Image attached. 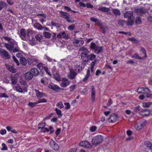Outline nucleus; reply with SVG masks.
Here are the masks:
<instances>
[{
  "label": "nucleus",
  "mask_w": 152,
  "mask_h": 152,
  "mask_svg": "<svg viewBox=\"0 0 152 152\" xmlns=\"http://www.w3.org/2000/svg\"><path fill=\"white\" fill-rule=\"evenodd\" d=\"M113 12L115 15L116 16L119 15L121 14V12L119 10L116 9H113L112 10Z\"/></svg>",
  "instance_id": "obj_37"
},
{
  "label": "nucleus",
  "mask_w": 152,
  "mask_h": 152,
  "mask_svg": "<svg viewBox=\"0 0 152 152\" xmlns=\"http://www.w3.org/2000/svg\"><path fill=\"white\" fill-rule=\"evenodd\" d=\"M139 113L142 116H146L150 114V112L148 110H144L140 111L139 112Z\"/></svg>",
  "instance_id": "obj_24"
},
{
  "label": "nucleus",
  "mask_w": 152,
  "mask_h": 152,
  "mask_svg": "<svg viewBox=\"0 0 152 152\" xmlns=\"http://www.w3.org/2000/svg\"><path fill=\"white\" fill-rule=\"evenodd\" d=\"M7 4L4 2L0 1V10H1L4 7H7Z\"/></svg>",
  "instance_id": "obj_40"
},
{
  "label": "nucleus",
  "mask_w": 152,
  "mask_h": 152,
  "mask_svg": "<svg viewBox=\"0 0 152 152\" xmlns=\"http://www.w3.org/2000/svg\"><path fill=\"white\" fill-rule=\"evenodd\" d=\"M55 110L56 111V114L59 116V117L62 116V115L61 110L57 108H56Z\"/></svg>",
  "instance_id": "obj_47"
},
{
  "label": "nucleus",
  "mask_w": 152,
  "mask_h": 152,
  "mask_svg": "<svg viewBox=\"0 0 152 152\" xmlns=\"http://www.w3.org/2000/svg\"><path fill=\"white\" fill-rule=\"evenodd\" d=\"M50 145L51 148L55 151H57L59 148V145L52 139L50 140Z\"/></svg>",
  "instance_id": "obj_9"
},
{
  "label": "nucleus",
  "mask_w": 152,
  "mask_h": 152,
  "mask_svg": "<svg viewBox=\"0 0 152 152\" xmlns=\"http://www.w3.org/2000/svg\"><path fill=\"white\" fill-rule=\"evenodd\" d=\"M12 59H13V61H15V62L16 64L17 65H19V63L15 56H13Z\"/></svg>",
  "instance_id": "obj_61"
},
{
  "label": "nucleus",
  "mask_w": 152,
  "mask_h": 152,
  "mask_svg": "<svg viewBox=\"0 0 152 152\" xmlns=\"http://www.w3.org/2000/svg\"><path fill=\"white\" fill-rule=\"evenodd\" d=\"M84 43V41L83 40L76 39H74L73 42V44L76 47H79L82 46Z\"/></svg>",
  "instance_id": "obj_10"
},
{
  "label": "nucleus",
  "mask_w": 152,
  "mask_h": 152,
  "mask_svg": "<svg viewBox=\"0 0 152 152\" xmlns=\"http://www.w3.org/2000/svg\"><path fill=\"white\" fill-rule=\"evenodd\" d=\"M14 41H10L8 43H5L4 44V46L10 52L12 51V49L13 48L15 44L16 43Z\"/></svg>",
  "instance_id": "obj_8"
},
{
  "label": "nucleus",
  "mask_w": 152,
  "mask_h": 152,
  "mask_svg": "<svg viewBox=\"0 0 152 152\" xmlns=\"http://www.w3.org/2000/svg\"><path fill=\"white\" fill-rule=\"evenodd\" d=\"M35 91L36 95L37 98H40L44 96V94L43 92H41L37 89H35Z\"/></svg>",
  "instance_id": "obj_28"
},
{
  "label": "nucleus",
  "mask_w": 152,
  "mask_h": 152,
  "mask_svg": "<svg viewBox=\"0 0 152 152\" xmlns=\"http://www.w3.org/2000/svg\"><path fill=\"white\" fill-rule=\"evenodd\" d=\"M75 85L73 84L70 87V91L71 92L73 91L75 89Z\"/></svg>",
  "instance_id": "obj_63"
},
{
  "label": "nucleus",
  "mask_w": 152,
  "mask_h": 152,
  "mask_svg": "<svg viewBox=\"0 0 152 152\" xmlns=\"http://www.w3.org/2000/svg\"><path fill=\"white\" fill-rule=\"evenodd\" d=\"M34 27L39 30L44 29L43 27L38 23H35L34 25Z\"/></svg>",
  "instance_id": "obj_29"
},
{
  "label": "nucleus",
  "mask_w": 152,
  "mask_h": 152,
  "mask_svg": "<svg viewBox=\"0 0 152 152\" xmlns=\"http://www.w3.org/2000/svg\"><path fill=\"white\" fill-rule=\"evenodd\" d=\"M57 37L58 39L64 38L65 39H67L68 38V37L66 35V34L64 31L59 33L57 35Z\"/></svg>",
  "instance_id": "obj_20"
},
{
  "label": "nucleus",
  "mask_w": 152,
  "mask_h": 152,
  "mask_svg": "<svg viewBox=\"0 0 152 152\" xmlns=\"http://www.w3.org/2000/svg\"><path fill=\"white\" fill-rule=\"evenodd\" d=\"M118 22L119 25L121 26H123L126 23L125 21L121 20H118Z\"/></svg>",
  "instance_id": "obj_54"
},
{
  "label": "nucleus",
  "mask_w": 152,
  "mask_h": 152,
  "mask_svg": "<svg viewBox=\"0 0 152 152\" xmlns=\"http://www.w3.org/2000/svg\"><path fill=\"white\" fill-rule=\"evenodd\" d=\"M9 96L5 93H0V97H4L8 98Z\"/></svg>",
  "instance_id": "obj_57"
},
{
  "label": "nucleus",
  "mask_w": 152,
  "mask_h": 152,
  "mask_svg": "<svg viewBox=\"0 0 152 152\" xmlns=\"http://www.w3.org/2000/svg\"><path fill=\"white\" fill-rule=\"evenodd\" d=\"M2 147L1 149L2 151L7 150V147L6 145L4 143H3L2 144Z\"/></svg>",
  "instance_id": "obj_52"
},
{
  "label": "nucleus",
  "mask_w": 152,
  "mask_h": 152,
  "mask_svg": "<svg viewBox=\"0 0 152 152\" xmlns=\"http://www.w3.org/2000/svg\"><path fill=\"white\" fill-rule=\"evenodd\" d=\"M97 46L95 43L93 42H91L90 46L91 49L95 50Z\"/></svg>",
  "instance_id": "obj_46"
},
{
  "label": "nucleus",
  "mask_w": 152,
  "mask_h": 152,
  "mask_svg": "<svg viewBox=\"0 0 152 152\" xmlns=\"http://www.w3.org/2000/svg\"><path fill=\"white\" fill-rule=\"evenodd\" d=\"M20 62L23 65L25 66L27 62L28 63V60H26L25 58L23 57L20 59Z\"/></svg>",
  "instance_id": "obj_34"
},
{
  "label": "nucleus",
  "mask_w": 152,
  "mask_h": 152,
  "mask_svg": "<svg viewBox=\"0 0 152 152\" xmlns=\"http://www.w3.org/2000/svg\"><path fill=\"white\" fill-rule=\"evenodd\" d=\"M118 117V115L115 113L112 114L108 119L110 123H114L116 121Z\"/></svg>",
  "instance_id": "obj_15"
},
{
  "label": "nucleus",
  "mask_w": 152,
  "mask_h": 152,
  "mask_svg": "<svg viewBox=\"0 0 152 152\" xmlns=\"http://www.w3.org/2000/svg\"><path fill=\"white\" fill-rule=\"evenodd\" d=\"M26 32H27V35L28 38L29 39L30 41H33L35 40V39L34 38H32L31 39H30V36H32L33 35L35 34V31L31 30V29H29L26 30Z\"/></svg>",
  "instance_id": "obj_12"
},
{
  "label": "nucleus",
  "mask_w": 152,
  "mask_h": 152,
  "mask_svg": "<svg viewBox=\"0 0 152 152\" xmlns=\"http://www.w3.org/2000/svg\"><path fill=\"white\" fill-rule=\"evenodd\" d=\"M24 76L25 79L28 81L31 80L33 77V75L30 71L24 74Z\"/></svg>",
  "instance_id": "obj_18"
},
{
  "label": "nucleus",
  "mask_w": 152,
  "mask_h": 152,
  "mask_svg": "<svg viewBox=\"0 0 152 152\" xmlns=\"http://www.w3.org/2000/svg\"><path fill=\"white\" fill-rule=\"evenodd\" d=\"M20 83L23 85L25 86L26 85V81L21 79L19 80Z\"/></svg>",
  "instance_id": "obj_60"
},
{
  "label": "nucleus",
  "mask_w": 152,
  "mask_h": 152,
  "mask_svg": "<svg viewBox=\"0 0 152 152\" xmlns=\"http://www.w3.org/2000/svg\"><path fill=\"white\" fill-rule=\"evenodd\" d=\"M91 101L92 102H94L95 101V90L93 86H91Z\"/></svg>",
  "instance_id": "obj_16"
},
{
  "label": "nucleus",
  "mask_w": 152,
  "mask_h": 152,
  "mask_svg": "<svg viewBox=\"0 0 152 152\" xmlns=\"http://www.w3.org/2000/svg\"><path fill=\"white\" fill-rule=\"evenodd\" d=\"M79 145L80 146L87 148H89L91 147V144L87 141L81 142L79 143Z\"/></svg>",
  "instance_id": "obj_14"
},
{
  "label": "nucleus",
  "mask_w": 152,
  "mask_h": 152,
  "mask_svg": "<svg viewBox=\"0 0 152 152\" xmlns=\"http://www.w3.org/2000/svg\"><path fill=\"white\" fill-rule=\"evenodd\" d=\"M43 34L44 37L45 38L48 39L50 38L51 36V34L50 33L47 32H43Z\"/></svg>",
  "instance_id": "obj_45"
},
{
  "label": "nucleus",
  "mask_w": 152,
  "mask_h": 152,
  "mask_svg": "<svg viewBox=\"0 0 152 152\" xmlns=\"http://www.w3.org/2000/svg\"><path fill=\"white\" fill-rule=\"evenodd\" d=\"M96 58V56L93 54H91L90 55H88V61L90 60L93 61L96 60L95 58Z\"/></svg>",
  "instance_id": "obj_39"
},
{
  "label": "nucleus",
  "mask_w": 152,
  "mask_h": 152,
  "mask_svg": "<svg viewBox=\"0 0 152 152\" xmlns=\"http://www.w3.org/2000/svg\"><path fill=\"white\" fill-rule=\"evenodd\" d=\"M54 78L58 81L61 80V79L59 73L58 72H56L53 74Z\"/></svg>",
  "instance_id": "obj_30"
},
{
  "label": "nucleus",
  "mask_w": 152,
  "mask_h": 152,
  "mask_svg": "<svg viewBox=\"0 0 152 152\" xmlns=\"http://www.w3.org/2000/svg\"><path fill=\"white\" fill-rule=\"evenodd\" d=\"M59 12L60 17L65 19L67 22L69 23L74 22V20L70 16V15L68 13L62 11H59Z\"/></svg>",
  "instance_id": "obj_1"
},
{
  "label": "nucleus",
  "mask_w": 152,
  "mask_h": 152,
  "mask_svg": "<svg viewBox=\"0 0 152 152\" xmlns=\"http://www.w3.org/2000/svg\"><path fill=\"white\" fill-rule=\"evenodd\" d=\"M146 121L145 120H142L136 124L135 127L137 130H140L142 129L146 125Z\"/></svg>",
  "instance_id": "obj_5"
},
{
  "label": "nucleus",
  "mask_w": 152,
  "mask_h": 152,
  "mask_svg": "<svg viewBox=\"0 0 152 152\" xmlns=\"http://www.w3.org/2000/svg\"><path fill=\"white\" fill-rule=\"evenodd\" d=\"M33 76H36L39 74V70L36 68H32L30 71Z\"/></svg>",
  "instance_id": "obj_22"
},
{
  "label": "nucleus",
  "mask_w": 152,
  "mask_h": 152,
  "mask_svg": "<svg viewBox=\"0 0 152 152\" xmlns=\"http://www.w3.org/2000/svg\"><path fill=\"white\" fill-rule=\"evenodd\" d=\"M35 38L37 40L40 41L42 39V36L41 35L38 34L35 36Z\"/></svg>",
  "instance_id": "obj_53"
},
{
  "label": "nucleus",
  "mask_w": 152,
  "mask_h": 152,
  "mask_svg": "<svg viewBox=\"0 0 152 152\" xmlns=\"http://www.w3.org/2000/svg\"><path fill=\"white\" fill-rule=\"evenodd\" d=\"M65 105H66V106L65 107V109H68L70 108V105L69 103H64Z\"/></svg>",
  "instance_id": "obj_64"
},
{
  "label": "nucleus",
  "mask_w": 152,
  "mask_h": 152,
  "mask_svg": "<svg viewBox=\"0 0 152 152\" xmlns=\"http://www.w3.org/2000/svg\"><path fill=\"white\" fill-rule=\"evenodd\" d=\"M136 11L138 14H143L145 12V11L143 8L137 9L136 10Z\"/></svg>",
  "instance_id": "obj_36"
},
{
  "label": "nucleus",
  "mask_w": 152,
  "mask_h": 152,
  "mask_svg": "<svg viewBox=\"0 0 152 152\" xmlns=\"http://www.w3.org/2000/svg\"><path fill=\"white\" fill-rule=\"evenodd\" d=\"M134 22L133 18H128V20L126 23V24L127 26H130L133 25Z\"/></svg>",
  "instance_id": "obj_31"
},
{
  "label": "nucleus",
  "mask_w": 152,
  "mask_h": 152,
  "mask_svg": "<svg viewBox=\"0 0 152 152\" xmlns=\"http://www.w3.org/2000/svg\"><path fill=\"white\" fill-rule=\"evenodd\" d=\"M143 91V93H142V94H147L150 92V90L147 88H144Z\"/></svg>",
  "instance_id": "obj_56"
},
{
  "label": "nucleus",
  "mask_w": 152,
  "mask_h": 152,
  "mask_svg": "<svg viewBox=\"0 0 152 152\" xmlns=\"http://www.w3.org/2000/svg\"><path fill=\"white\" fill-rule=\"evenodd\" d=\"M103 50L102 47L97 46L94 50V52L96 54H98L100 53H102Z\"/></svg>",
  "instance_id": "obj_27"
},
{
  "label": "nucleus",
  "mask_w": 152,
  "mask_h": 152,
  "mask_svg": "<svg viewBox=\"0 0 152 152\" xmlns=\"http://www.w3.org/2000/svg\"><path fill=\"white\" fill-rule=\"evenodd\" d=\"M151 104V102H145L142 103V106L144 107H148Z\"/></svg>",
  "instance_id": "obj_48"
},
{
  "label": "nucleus",
  "mask_w": 152,
  "mask_h": 152,
  "mask_svg": "<svg viewBox=\"0 0 152 152\" xmlns=\"http://www.w3.org/2000/svg\"><path fill=\"white\" fill-rule=\"evenodd\" d=\"M16 46L13 47V48L12 49V51L13 53H16L19 51V47L17 45H16Z\"/></svg>",
  "instance_id": "obj_49"
},
{
  "label": "nucleus",
  "mask_w": 152,
  "mask_h": 152,
  "mask_svg": "<svg viewBox=\"0 0 152 152\" xmlns=\"http://www.w3.org/2000/svg\"><path fill=\"white\" fill-rule=\"evenodd\" d=\"M48 87L49 88L55 91H57L59 90L62 89L56 85L53 86L51 84H49L48 85Z\"/></svg>",
  "instance_id": "obj_19"
},
{
  "label": "nucleus",
  "mask_w": 152,
  "mask_h": 152,
  "mask_svg": "<svg viewBox=\"0 0 152 152\" xmlns=\"http://www.w3.org/2000/svg\"><path fill=\"white\" fill-rule=\"evenodd\" d=\"M96 128H97V127L96 126H93L91 127L90 128V130L91 132H94L96 131Z\"/></svg>",
  "instance_id": "obj_58"
},
{
  "label": "nucleus",
  "mask_w": 152,
  "mask_h": 152,
  "mask_svg": "<svg viewBox=\"0 0 152 152\" xmlns=\"http://www.w3.org/2000/svg\"><path fill=\"white\" fill-rule=\"evenodd\" d=\"M90 20L91 21L95 22L99 26L100 28L102 30L103 33L104 34L105 33L106 30L108 29L107 26H104L102 23L99 21L98 19L95 18L94 17H91L90 19Z\"/></svg>",
  "instance_id": "obj_2"
},
{
  "label": "nucleus",
  "mask_w": 152,
  "mask_h": 152,
  "mask_svg": "<svg viewBox=\"0 0 152 152\" xmlns=\"http://www.w3.org/2000/svg\"><path fill=\"white\" fill-rule=\"evenodd\" d=\"M103 140V137L100 135H98L94 137L92 140L91 142L93 145H97L100 144Z\"/></svg>",
  "instance_id": "obj_3"
},
{
  "label": "nucleus",
  "mask_w": 152,
  "mask_h": 152,
  "mask_svg": "<svg viewBox=\"0 0 152 152\" xmlns=\"http://www.w3.org/2000/svg\"><path fill=\"white\" fill-rule=\"evenodd\" d=\"M132 58H134L136 59L141 60L142 59V58L138 54H135L134 56H132Z\"/></svg>",
  "instance_id": "obj_55"
},
{
  "label": "nucleus",
  "mask_w": 152,
  "mask_h": 152,
  "mask_svg": "<svg viewBox=\"0 0 152 152\" xmlns=\"http://www.w3.org/2000/svg\"><path fill=\"white\" fill-rule=\"evenodd\" d=\"M37 104H38L37 101L35 102H29L28 104V105L32 108L34 107H36Z\"/></svg>",
  "instance_id": "obj_41"
},
{
  "label": "nucleus",
  "mask_w": 152,
  "mask_h": 152,
  "mask_svg": "<svg viewBox=\"0 0 152 152\" xmlns=\"http://www.w3.org/2000/svg\"><path fill=\"white\" fill-rule=\"evenodd\" d=\"M82 67L78 65H76L75 66V71L76 72H80L82 69Z\"/></svg>",
  "instance_id": "obj_42"
},
{
  "label": "nucleus",
  "mask_w": 152,
  "mask_h": 152,
  "mask_svg": "<svg viewBox=\"0 0 152 152\" xmlns=\"http://www.w3.org/2000/svg\"><path fill=\"white\" fill-rule=\"evenodd\" d=\"M69 72L67 74V76L71 80L74 79L76 78V77L77 74L74 69L72 68L69 69Z\"/></svg>",
  "instance_id": "obj_6"
},
{
  "label": "nucleus",
  "mask_w": 152,
  "mask_h": 152,
  "mask_svg": "<svg viewBox=\"0 0 152 152\" xmlns=\"http://www.w3.org/2000/svg\"><path fill=\"white\" fill-rule=\"evenodd\" d=\"M5 66L7 69L11 72L14 73L16 72V69L11 65L6 64H5Z\"/></svg>",
  "instance_id": "obj_21"
},
{
  "label": "nucleus",
  "mask_w": 152,
  "mask_h": 152,
  "mask_svg": "<svg viewBox=\"0 0 152 152\" xmlns=\"http://www.w3.org/2000/svg\"><path fill=\"white\" fill-rule=\"evenodd\" d=\"M98 10L102 12H107L110 10V9L106 7H102L99 8Z\"/></svg>",
  "instance_id": "obj_35"
},
{
  "label": "nucleus",
  "mask_w": 152,
  "mask_h": 152,
  "mask_svg": "<svg viewBox=\"0 0 152 152\" xmlns=\"http://www.w3.org/2000/svg\"><path fill=\"white\" fill-rule=\"evenodd\" d=\"M79 51H82V53H88V51L87 49L84 46H83L80 47L78 49Z\"/></svg>",
  "instance_id": "obj_33"
},
{
  "label": "nucleus",
  "mask_w": 152,
  "mask_h": 152,
  "mask_svg": "<svg viewBox=\"0 0 152 152\" xmlns=\"http://www.w3.org/2000/svg\"><path fill=\"white\" fill-rule=\"evenodd\" d=\"M133 13L132 11H128L126 12L124 14V17L125 18H128L133 17Z\"/></svg>",
  "instance_id": "obj_23"
},
{
  "label": "nucleus",
  "mask_w": 152,
  "mask_h": 152,
  "mask_svg": "<svg viewBox=\"0 0 152 152\" xmlns=\"http://www.w3.org/2000/svg\"><path fill=\"white\" fill-rule=\"evenodd\" d=\"M42 124H43V125L42 126H41L42 124L39 123L38 124V127L39 128V129H41V130H42V131L44 132H48L49 131V129L47 128H46L44 127V126L45 125V123H42Z\"/></svg>",
  "instance_id": "obj_26"
},
{
  "label": "nucleus",
  "mask_w": 152,
  "mask_h": 152,
  "mask_svg": "<svg viewBox=\"0 0 152 152\" xmlns=\"http://www.w3.org/2000/svg\"><path fill=\"white\" fill-rule=\"evenodd\" d=\"M145 145L146 147L149 148L150 149L151 148L152 146V143L149 141L146 142L145 143Z\"/></svg>",
  "instance_id": "obj_51"
},
{
  "label": "nucleus",
  "mask_w": 152,
  "mask_h": 152,
  "mask_svg": "<svg viewBox=\"0 0 152 152\" xmlns=\"http://www.w3.org/2000/svg\"><path fill=\"white\" fill-rule=\"evenodd\" d=\"M81 57L83 62H87L88 61V53H81Z\"/></svg>",
  "instance_id": "obj_17"
},
{
  "label": "nucleus",
  "mask_w": 152,
  "mask_h": 152,
  "mask_svg": "<svg viewBox=\"0 0 152 152\" xmlns=\"http://www.w3.org/2000/svg\"><path fill=\"white\" fill-rule=\"evenodd\" d=\"M18 78L16 77V75H11L10 79L11 81V84L15 85L17 83V80Z\"/></svg>",
  "instance_id": "obj_25"
},
{
  "label": "nucleus",
  "mask_w": 152,
  "mask_h": 152,
  "mask_svg": "<svg viewBox=\"0 0 152 152\" xmlns=\"http://www.w3.org/2000/svg\"><path fill=\"white\" fill-rule=\"evenodd\" d=\"M142 20L141 18L139 17H137L135 20V23L137 25L141 24Z\"/></svg>",
  "instance_id": "obj_43"
},
{
  "label": "nucleus",
  "mask_w": 152,
  "mask_h": 152,
  "mask_svg": "<svg viewBox=\"0 0 152 152\" xmlns=\"http://www.w3.org/2000/svg\"><path fill=\"white\" fill-rule=\"evenodd\" d=\"M15 88L17 91L21 93L23 92L22 88L19 84H17L15 86Z\"/></svg>",
  "instance_id": "obj_32"
},
{
  "label": "nucleus",
  "mask_w": 152,
  "mask_h": 152,
  "mask_svg": "<svg viewBox=\"0 0 152 152\" xmlns=\"http://www.w3.org/2000/svg\"><path fill=\"white\" fill-rule=\"evenodd\" d=\"M28 63L29 65H31L34 63H38L39 61L37 59V58L34 56H29L27 58Z\"/></svg>",
  "instance_id": "obj_7"
},
{
  "label": "nucleus",
  "mask_w": 152,
  "mask_h": 152,
  "mask_svg": "<svg viewBox=\"0 0 152 152\" xmlns=\"http://www.w3.org/2000/svg\"><path fill=\"white\" fill-rule=\"evenodd\" d=\"M140 106L138 105L134 108V110L135 112H138L140 111Z\"/></svg>",
  "instance_id": "obj_62"
},
{
  "label": "nucleus",
  "mask_w": 152,
  "mask_h": 152,
  "mask_svg": "<svg viewBox=\"0 0 152 152\" xmlns=\"http://www.w3.org/2000/svg\"><path fill=\"white\" fill-rule=\"evenodd\" d=\"M143 89L144 88L142 87L138 88L137 90V91L139 94H142V93H143Z\"/></svg>",
  "instance_id": "obj_59"
},
{
  "label": "nucleus",
  "mask_w": 152,
  "mask_h": 152,
  "mask_svg": "<svg viewBox=\"0 0 152 152\" xmlns=\"http://www.w3.org/2000/svg\"><path fill=\"white\" fill-rule=\"evenodd\" d=\"M20 37L23 40H26L27 37V32L26 30L24 28L21 29L20 31Z\"/></svg>",
  "instance_id": "obj_13"
},
{
  "label": "nucleus",
  "mask_w": 152,
  "mask_h": 152,
  "mask_svg": "<svg viewBox=\"0 0 152 152\" xmlns=\"http://www.w3.org/2000/svg\"><path fill=\"white\" fill-rule=\"evenodd\" d=\"M0 55L2 57L6 59H9L10 58V56L7 51L0 48Z\"/></svg>",
  "instance_id": "obj_4"
},
{
  "label": "nucleus",
  "mask_w": 152,
  "mask_h": 152,
  "mask_svg": "<svg viewBox=\"0 0 152 152\" xmlns=\"http://www.w3.org/2000/svg\"><path fill=\"white\" fill-rule=\"evenodd\" d=\"M127 40L135 44L139 42V41L137 39L134 37L129 38L127 39Z\"/></svg>",
  "instance_id": "obj_38"
},
{
  "label": "nucleus",
  "mask_w": 152,
  "mask_h": 152,
  "mask_svg": "<svg viewBox=\"0 0 152 152\" xmlns=\"http://www.w3.org/2000/svg\"><path fill=\"white\" fill-rule=\"evenodd\" d=\"M47 102V100L45 98L39 99V100L37 101V104L41 103H45L46 102Z\"/></svg>",
  "instance_id": "obj_50"
},
{
  "label": "nucleus",
  "mask_w": 152,
  "mask_h": 152,
  "mask_svg": "<svg viewBox=\"0 0 152 152\" xmlns=\"http://www.w3.org/2000/svg\"><path fill=\"white\" fill-rule=\"evenodd\" d=\"M56 106L60 109L63 108L64 107L62 102L61 101H60L57 103L56 104Z\"/></svg>",
  "instance_id": "obj_44"
},
{
  "label": "nucleus",
  "mask_w": 152,
  "mask_h": 152,
  "mask_svg": "<svg viewBox=\"0 0 152 152\" xmlns=\"http://www.w3.org/2000/svg\"><path fill=\"white\" fill-rule=\"evenodd\" d=\"M70 83L69 80L66 78H63L61 80L60 84L61 86L62 87L65 88L69 85Z\"/></svg>",
  "instance_id": "obj_11"
}]
</instances>
